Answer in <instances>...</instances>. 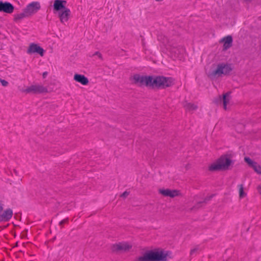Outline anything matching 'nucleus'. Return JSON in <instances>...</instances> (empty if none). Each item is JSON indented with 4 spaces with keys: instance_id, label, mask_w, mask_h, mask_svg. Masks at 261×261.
I'll list each match as a JSON object with an SVG mask.
<instances>
[{
    "instance_id": "nucleus-1",
    "label": "nucleus",
    "mask_w": 261,
    "mask_h": 261,
    "mask_svg": "<svg viewBox=\"0 0 261 261\" xmlns=\"http://www.w3.org/2000/svg\"><path fill=\"white\" fill-rule=\"evenodd\" d=\"M133 79L135 83L141 85L162 88L171 86L174 82V80L171 77L144 76L138 74L135 75Z\"/></svg>"
},
{
    "instance_id": "nucleus-2",
    "label": "nucleus",
    "mask_w": 261,
    "mask_h": 261,
    "mask_svg": "<svg viewBox=\"0 0 261 261\" xmlns=\"http://www.w3.org/2000/svg\"><path fill=\"white\" fill-rule=\"evenodd\" d=\"M170 258V252L162 249H155L145 252L138 257L137 261H166Z\"/></svg>"
},
{
    "instance_id": "nucleus-3",
    "label": "nucleus",
    "mask_w": 261,
    "mask_h": 261,
    "mask_svg": "<svg viewBox=\"0 0 261 261\" xmlns=\"http://www.w3.org/2000/svg\"><path fill=\"white\" fill-rule=\"evenodd\" d=\"M66 1L64 0H55L53 5L54 11L58 13L62 23L67 22L71 15L70 9L66 7Z\"/></svg>"
},
{
    "instance_id": "nucleus-4",
    "label": "nucleus",
    "mask_w": 261,
    "mask_h": 261,
    "mask_svg": "<svg viewBox=\"0 0 261 261\" xmlns=\"http://www.w3.org/2000/svg\"><path fill=\"white\" fill-rule=\"evenodd\" d=\"M233 164V161L229 155L225 154L221 156L216 161L211 163L208 167L210 171L226 170Z\"/></svg>"
},
{
    "instance_id": "nucleus-5",
    "label": "nucleus",
    "mask_w": 261,
    "mask_h": 261,
    "mask_svg": "<svg viewBox=\"0 0 261 261\" xmlns=\"http://www.w3.org/2000/svg\"><path fill=\"white\" fill-rule=\"evenodd\" d=\"M232 70V68L229 64L220 63L217 65V68L211 73L213 76H220L222 75H227Z\"/></svg>"
},
{
    "instance_id": "nucleus-6",
    "label": "nucleus",
    "mask_w": 261,
    "mask_h": 261,
    "mask_svg": "<svg viewBox=\"0 0 261 261\" xmlns=\"http://www.w3.org/2000/svg\"><path fill=\"white\" fill-rule=\"evenodd\" d=\"M41 9L40 3L37 1L32 2L28 4L24 10L29 17L36 14Z\"/></svg>"
},
{
    "instance_id": "nucleus-7",
    "label": "nucleus",
    "mask_w": 261,
    "mask_h": 261,
    "mask_svg": "<svg viewBox=\"0 0 261 261\" xmlns=\"http://www.w3.org/2000/svg\"><path fill=\"white\" fill-rule=\"evenodd\" d=\"M4 205V203L0 201V222L9 221L13 214L11 208H7L3 211Z\"/></svg>"
},
{
    "instance_id": "nucleus-8",
    "label": "nucleus",
    "mask_w": 261,
    "mask_h": 261,
    "mask_svg": "<svg viewBox=\"0 0 261 261\" xmlns=\"http://www.w3.org/2000/svg\"><path fill=\"white\" fill-rule=\"evenodd\" d=\"M132 247V246L130 243L123 242L113 244L111 246V249L113 252H123L129 250Z\"/></svg>"
},
{
    "instance_id": "nucleus-9",
    "label": "nucleus",
    "mask_w": 261,
    "mask_h": 261,
    "mask_svg": "<svg viewBox=\"0 0 261 261\" xmlns=\"http://www.w3.org/2000/svg\"><path fill=\"white\" fill-rule=\"evenodd\" d=\"M45 50L39 46V44L35 43H31L29 44L27 50L28 54L31 55L33 54H38L41 57H43L44 55Z\"/></svg>"
},
{
    "instance_id": "nucleus-10",
    "label": "nucleus",
    "mask_w": 261,
    "mask_h": 261,
    "mask_svg": "<svg viewBox=\"0 0 261 261\" xmlns=\"http://www.w3.org/2000/svg\"><path fill=\"white\" fill-rule=\"evenodd\" d=\"M46 88L41 85H32L28 87L24 92L27 93H42L47 92Z\"/></svg>"
},
{
    "instance_id": "nucleus-11",
    "label": "nucleus",
    "mask_w": 261,
    "mask_h": 261,
    "mask_svg": "<svg viewBox=\"0 0 261 261\" xmlns=\"http://www.w3.org/2000/svg\"><path fill=\"white\" fill-rule=\"evenodd\" d=\"M14 10V7L10 3L0 2V12L11 14L13 12Z\"/></svg>"
},
{
    "instance_id": "nucleus-12",
    "label": "nucleus",
    "mask_w": 261,
    "mask_h": 261,
    "mask_svg": "<svg viewBox=\"0 0 261 261\" xmlns=\"http://www.w3.org/2000/svg\"><path fill=\"white\" fill-rule=\"evenodd\" d=\"M159 192L164 196L174 197L179 195V192L177 190L166 189H160Z\"/></svg>"
},
{
    "instance_id": "nucleus-13",
    "label": "nucleus",
    "mask_w": 261,
    "mask_h": 261,
    "mask_svg": "<svg viewBox=\"0 0 261 261\" xmlns=\"http://www.w3.org/2000/svg\"><path fill=\"white\" fill-rule=\"evenodd\" d=\"M73 80L84 86H86L89 83L88 79L83 74L75 73L74 75Z\"/></svg>"
},
{
    "instance_id": "nucleus-14",
    "label": "nucleus",
    "mask_w": 261,
    "mask_h": 261,
    "mask_svg": "<svg viewBox=\"0 0 261 261\" xmlns=\"http://www.w3.org/2000/svg\"><path fill=\"white\" fill-rule=\"evenodd\" d=\"M230 97L228 93L223 94L222 97H219L220 103H223V107L224 110H227L229 107V102Z\"/></svg>"
},
{
    "instance_id": "nucleus-15",
    "label": "nucleus",
    "mask_w": 261,
    "mask_h": 261,
    "mask_svg": "<svg viewBox=\"0 0 261 261\" xmlns=\"http://www.w3.org/2000/svg\"><path fill=\"white\" fill-rule=\"evenodd\" d=\"M220 42L223 43L224 48L227 49L231 46L232 38L230 36H228L222 39Z\"/></svg>"
},
{
    "instance_id": "nucleus-16",
    "label": "nucleus",
    "mask_w": 261,
    "mask_h": 261,
    "mask_svg": "<svg viewBox=\"0 0 261 261\" xmlns=\"http://www.w3.org/2000/svg\"><path fill=\"white\" fill-rule=\"evenodd\" d=\"M28 17L29 16H28L27 14H26L24 10L23 9L22 12L18 14H15L14 15V20L15 21H18L20 20H22L24 18Z\"/></svg>"
},
{
    "instance_id": "nucleus-17",
    "label": "nucleus",
    "mask_w": 261,
    "mask_h": 261,
    "mask_svg": "<svg viewBox=\"0 0 261 261\" xmlns=\"http://www.w3.org/2000/svg\"><path fill=\"white\" fill-rule=\"evenodd\" d=\"M239 198L242 199L247 196V193L244 191V188L243 185L238 186Z\"/></svg>"
},
{
    "instance_id": "nucleus-18",
    "label": "nucleus",
    "mask_w": 261,
    "mask_h": 261,
    "mask_svg": "<svg viewBox=\"0 0 261 261\" xmlns=\"http://www.w3.org/2000/svg\"><path fill=\"white\" fill-rule=\"evenodd\" d=\"M254 171L258 174H261V166L257 164L256 162L252 167Z\"/></svg>"
},
{
    "instance_id": "nucleus-19",
    "label": "nucleus",
    "mask_w": 261,
    "mask_h": 261,
    "mask_svg": "<svg viewBox=\"0 0 261 261\" xmlns=\"http://www.w3.org/2000/svg\"><path fill=\"white\" fill-rule=\"evenodd\" d=\"M245 161L251 167L253 166V165L256 163L253 161L249 157H245L244 158Z\"/></svg>"
},
{
    "instance_id": "nucleus-20",
    "label": "nucleus",
    "mask_w": 261,
    "mask_h": 261,
    "mask_svg": "<svg viewBox=\"0 0 261 261\" xmlns=\"http://www.w3.org/2000/svg\"><path fill=\"white\" fill-rule=\"evenodd\" d=\"M197 106H196V105H195L194 104L189 103L188 105V108L190 110H196L197 109Z\"/></svg>"
},
{
    "instance_id": "nucleus-21",
    "label": "nucleus",
    "mask_w": 261,
    "mask_h": 261,
    "mask_svg": "<svg viewBox=\"0 0 261 261\" xmlns=\"http://www.w3.org/2000/svg\"><path fill=\"white\" fill-rule=\"evenodd\" d=\"M0 82L1 83L2 85L5 87L8 86V82H7L6 81H5L4 80L0 79Z\"/></svg>"
},
{
    "instance_id": "nucleus-22",
    "label": "nucleus",
    "mask_w": 261,
    "mask_h": 261,
    "mask_svg": "<svg viewBox=\"0 0 261 261\" xmlns=\"http://www.w3.org/2000/svg\"><path fill=\"white\" fill-rule=\"evenodd\" d=\"M97 56V57L99 58V59H102V55L101 54L98 52V51H96L95 52L93 55L92 56Z\"/></svg>"
},
{
    "instance_id": "nucleus-23",
    "label": "nucleus",
    "mask_w": 261,
    "mask_h": 261,
    "mask_svg": "<svg viewBox=\"0 0 261 261\" xmlns=\"http://www.w3.org/2000/svg\"><path fill=\"white\" fill-rule=\"evenodd\" d=\"M257 189L258 192L261 194V185L257 186Z\"/></svg>"
},
{
    "instance_id": "nucleus-24",
    "label": "nucleus",
    "mask_w": 261,
    "mask_h": 261,
    "mask_svg": "<svg viewBox=\"0 0 261 261\" xmlns=\"http://www.w3.org/2000/svg\"><path fill=\"white\" fill-rule=\"evenodd\" d=\"M127 195H128V193H127V192H124V193L122 194V196L125 197V196H127Z\"/></svg>"
},
{
    "instance_id": "nucleus-25",
    "label": "nucleus",
    "mask_w": 261,
    "mask_h": 261,
    "mask_svg": "<svg viewBox=\"0 0 261 261\" xmlns=\"http://www.w3.org/2000/svg\"><path fill=\"white\" fill-rule=\"evenodd\" d=\"M47 73L46 72H45L43 73V76L44 78H45L47 75Z\"/></svg>"
},
{
    "instance_id": "nucleus-26",
    "label": "nucleus",
    "mask_w": 261,
    "mask_h": 261,
    "mask_svg": "<svg viewBox=\"0 0 261 261\" xmlns=\"http://www.w3.org/2000/svg\"><path fill=\"white\" fill-rule=\"evenodd\" d=\"M194 251H195V250H194V249L192 250L191 251V254H192Z\"/></svg>"
},
{
    "instance_id": "nucleus-27",
    "label": "nucleus",
    "mask_w": 261,
    "mask_h": 261,
    "mask_svg": "<svg viewBox=\"0 0 261 261\" xmlns=\"http://www.w3.org/2000/svg\"><path fill=\"white\" fill-rule=\"evenodd\" d=\"M155 1H156V2H162L163 0H155Z\"/></svg>"
}]
</instances>
